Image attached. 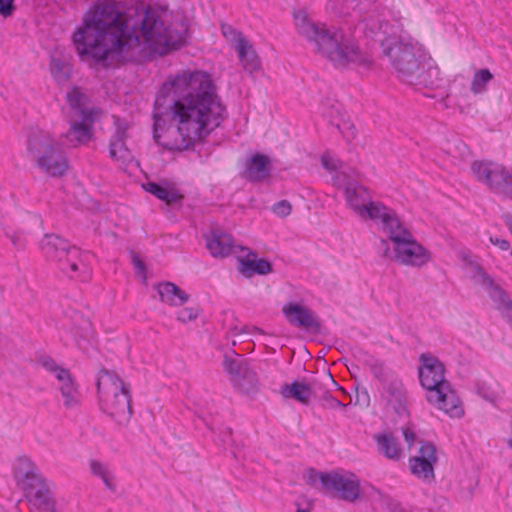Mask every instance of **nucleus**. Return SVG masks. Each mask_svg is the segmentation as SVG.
<instances>
[{
    "instance_id": "obj_1",
    "label": "nucleus",
    "mask_w": 512,
    "mask_h": 512,
    "mask_svg": "<svg viewBox=\"0 0 512 512\" xmlns=\"http://www.w3.org/2000/svg\"><path fill=\"white\" fill-rule=\"evenodd\" d=\"M138 32L144 41L142 52L150 56V61L155 55L180 49L187 39V27L183 23L166 26L150 6L141 5L130 14L121 2L98 0L73 34V42L83 61L85 57L101 61L139 48Z\"/></svg>"
},
{
    "instance_id": "obj_2",
    "label": "nucleus",
    "mask_w": 512,
    "mask_h": 512,
    "mask_svg": "<svg viewBox=\"0 0 512 512\" xmlns=\"http://www.w3.org/2000/svg\"><path fill=\"white\" fill-rule=\"evenodd\" d=\"M227 117L217 88L210 75L203 71L183 72L165 81L154 101L153 140L160 144L161 133L177 122L181 142L168 150L194 151L195 144H204L209 135Z\"/></svg>"
},
{
    "instance_id": "obj_3",
    "label": "nucleus",
    "mask_w": 512,
    "mask_h": 512,
    "mask_svg": "<svg viewBox=\"0 0 512 512\" xmlns=\"http://www.w3.org/2000/svg\"><path fill=\"white\" fill-rule=\"evenodd\" d=\"M294 22L297 32L308 41L314 42L317 51L332 62H361L360 48L353 39L346 38L340 30L329 29L325 24L311 21L304 10L295 11Z\"/></svg>"
},
{
    "instance_id": "obj_4",
    "label": "nucleus",
    "mask_w": 512,
    "mask_h": 512,
    "mask_svg": "<svg viewBox=\"0 0 512 512\" xmlns=\"http://www.w3.org/2000/svg\"><path fill=\"white\" fill-rule=\"evenodd\" d=\"M419 362L418 377L426 390V400L451 417H462L464 410L450 382L445 379L444 364L431 353H422Z\"/></svg>"
},
{
    "instance_id": "obj_5",
    "label": "nucleus",
    "mask_w": 512,
    "mask_h": 512,
    "mask_svg": "<svg viewBox=\"0 0 512 512\" xmlns=\"http://www.w3.org/2000/svg\"><path fill=\"white\" fill-rule=\"evenodd\" d=\"M99 407L117 424L125 425L133 415L130 385L115 371L101 368L96 379Z\"/></svg>"
},
{
    "instance_id": "obj_6",
    "label": "nucleus",
    "mask_w": 512,
    "mask_h": 512,
    "mask_svg": "<svg viewBox=\"0 0 512 512\" xmlns=\"http://www.w3.org/2000/svg\"><path fill=\"white\" fill-rule=\"evenodd\" d=\"M27 152L37 166L52 177L63 176L68 162L60 144L47 132L32 130L27 138Z\"/></svg>"
},
{
    "instance_id": "obj_7",
    "label": "nucleus",
    "mask_w": 512,
    "mask_h": 512,
    "mask_svg": "<svg viewBox=\"0 0 512 512\" xmlns=\"http://www.w3.org/2000/svg\"><path fill=\"white\" fill-rule=\"evenodd\" d=\"M381 230L394 243L393 261L396 263L422 267L431 260V252L414 239L398 215L395 217V223L381 227Z\"/></svg>"
},
{
    "instance_id": "obj_8",
    "label": "nucleus",
    "mask_w": 512,
    "mask_h": 512,
    "mask_svg": "<svg viewBox=\"0 0 512 512\" xmlns=\"http://www.w3.org/2000/svg\"><path fill=\"white\" fill-rule=\"evenodd\" d=\"M40 249L45 258L49 261L56 262L58 268L70 278H79L86 281L88 273L80 276L78 272L81 267L86 269L81 258V250L71 245L70 242L58 234H45L40 241Z\"/></svg>"
},
{
    "instance_id": "obj_9",
    "label": "nucleus",
    "mask_w": 512,
    "mask_h": 512,
    "mask_svg": "<svg viewBox=\"0 0 512 512\" xmlns=\"http://www.w3.org/2000/svg\"><path fill=\"white\" fill-rule=\"evenodd\" d=\"M344 194L348 205L362 218L379 220L381 227L395 223L397 213L379 201H372L370 191L365 186L360 184L347 186Z\"/></svg>"
},
{
    "instance_id": "obj_10",
    "label": "nucleus",
    "mask_w": 512,
    "mask_h": 512,
    "mask_svg": "<svg viewBox=\"0 0 512 512\" xmlns=\"http://www.w3.org/2000/svg\"><path fill=\"white\" fill-rule=\"evenodd\" d=\"M306 483L312 487H316L319 483L327 494L347 502H354L361 494L358 479L345 478L337 472H319L314 468H309Z\"/></svg>"
},
{
    "instance_id": "obj_11",
    "label": "nucleus",
    "mask_w": 512,
    "mask_h": 512,
    "mask_svg": "<svg viewBox=\"0 0 512 512\" xmlns=\"http://www.w3.org/2000/svg\"><path fill=\"white\" fill-rule=\"evenodd\" d=\"M471 172L488 189L512 201V167L510 169L492 161H473Z\"/></svg>"
},
{
    "instance_id": "obj_12",
    "label": "nucleus",
    "mask_w": 512,
    "mask_h": 512,
    "mask_svg": "<svg viewBox=\"0 0 512 512\" xmlns=\"http://www.w3.org/2000/svg\"><path fill=\"white\" fill-rule=\"evenodd\" d=\"M222 365L230 375V382L238 392L246 395H254L258 392L259 379L257 373L245 360L224 356Z\"/></svg>"
},
{
    "instance_id": "obj_13",
    "label": "nucleus",
    "mask_w": 512,
    "mask_h": 512,
    "mask_svg": "<svg viewBox=\"0 0 512 512\" xmlns=\"http://www.w3.org/2000/svg\"><path fill=\"white\" fill-rule=\"evenodd\" d=\"M281 311L291 326L316 335L321 333L322 322L309 307L296 302H288Z\"/></svg>"
},
{
    "instance_id": "obj_14",
    "label": "nucleus",
    "mask_w": 512,
    "mask_h": 512,
    "mask_svg": "<svg viewBox=\"0 0 512 512\" xmlns=\"http://www.w3.org/2000/svg\"><path fill=\"white\" fill-rule=\"evenodd\" d=\"M437 461L435 444L430 441H421L418 455L409 458V469L418 479L431 483L435 480L434 466Z\"/></svg>"
},
{
    "instance_id": "obj_15",
    "label": "nucleus",
    "mask_w": 512,
    "mask_h": 512,
    "mask_svg": "<svg viewBox=\"0 0 512 512\" xmlns=\"http://www.w3.org/2000/svg\"><path fill=\"white\" fill-rule=\"evenodd\" d=\"M392 74H394L400 81L415 87L433 88L438 86L437 79L432 76H437L439 73V66H392Z\"/></svg>"
},
{
    "instance_id": "obj_16",
    "label": "nucleus",
    "mask_w": 512,
    "mask_h": 512,
    "mask_svg": "<svg viewBox=\"0 0 512 512\" xmlns=\"http://www.w3.org/2000/svg\"><path fill=\"white\" fill-rule=\"evenodd\" d=\"M272 169L269 156L257 152L247 159L242 177L253 184L262 183L271 176Z\"/></svg>"
},
{
    "instance_id": "obj_17",
    "label": "nucleus",
    "mask_w": 512,
    "mask_h": 512,
    "mask_svg": "<svg viewBox=\"0 0 512 512\" xmlns=\"http://www.w3.org/2000/svg\"><path fill=\"white\" fill-rule=\"evenodd\" d=\"M382 388L389 395L387 402L392 406L397 415L401 416L408 412L406 389L397 374L386 379L385 383L382 384Z\"/></svg>"
},
{
    "instance_id": "obj_18",
    "label": "nucleus",
    "mask_w": 512,
    "mask_h": 512,
    "mask_svg": "<svg viewBox=\"0 0 512 512\" xmlns=\"http://www.w3.org/2000/svg\"><path fill=\"white\" fill-rule=\"evenodd\" d=\"M206 247L213 257H227L233 253L235 245L231 234L219 229L211 230L206 235Z\"/></svg>"
},
{
    "instance_id": "obj_19",
    "label": "nucleus",
    "mask_w": 512,
    "mask_h": 512,
    "mask_svg": "<svg viewBox=\"0 0 512 512\" xmlns=\"http://www.w3.org/2000/svg\"><path fill=\"white\" fill-rule=\"evenodd\" d=\"M238 270L246 278L254 275H267L273 271L272 263L266 258H258L255 251L249 250L246 256L238 258Z\"/></svg>"
},
{
    "instance_id": "obj_20",
    "label": "nucleus",
    "mask_w": 512,
    "mask_h": 512,
    "mask_svg": "<svg viewBox=\"0 0 512 512\" xmlns=\"http://www.w3.org/2000/svg\"><path fill=\"white\" fill-rule=\"evenodd\" d=\"M127 138V126L117 124L109 141V155L113 160L127 163L132 159V154L126 145Z\"/></svg>"
},
{
    "instance_id": "obj_21",
    "label": "nucleus",
    "mask_w": 512,
    "mask_h": 512,
    "mask_svg": "<svg viewBox=\"0 0 512 512\" xmlns=\"http://www.w3.org/2000/svg\"><path fill=\"white\" fill-rule=\"evenodd\" d=\"M475 273L480 278L483 287L489 289V297L498 304L499 308L510 306L512 302L506 291L498 284L494 283L493 278L480 265L475 266Z\"/></svg>"
},
{
    "instance_id": "obj_22",
    "label": "nucleus",
    "mask_w": 512,
    "mask_h": 512,
    "mask_svg": "<svg viewBox=\"0 0 512 512\" xmlns=\"http://www.w3.org/2000/svg\"><path fill=\"white\" fill-rule=\"evenodd\" d=\"M155 289L159 294L160 300L171 306H181L190 298L184 290L169 281L156 284Z\"/></svg>"
},
{
    "instance_id": "obj_23",
    "label": "nucleus",
    "mask_w": 512,
    "mask_h": 512,
    "mask_svg": "<svg viewBox=\"0 0 512 512\" xmlns=\"http://www.w3.org/2000/svg\"><path fill=\"white\" fill-rule=\"evenodd\" d=\"M280 393L285 399H293L303 405H308L311 400V388H309V381L295 380L290 384H284Z\"/></svg>"
},
{
    "instance_id": "obj_24",
    "label": "nucleus",
    "mask_w": 512,
    "mask_h": 512,
    "mask_svg": "<svg viewBox=\"0 0 512 512\" xmlns=\"http://www.w3.org/2000/svg\"><path fill=\"white\" fill-rule=\"evenodd\" d=\"M378 451L387 459L398 461L402 456V449L392 433L375 434Z\"/></svg>"
},
{
    "instance_id": "obj_25",
    "label": "nucleus",
    "mask_w": 512,
    "mask_h": 512,
    "mask_svg": "<svg viewBox=\"0 0 512 512\" xmlns=\"http://www.w3.org/2000/svg\"><path fill=\"white\" fill-rule=\"evenodd\" d=\"M93 126L84 122H73L65 134L67 140L75 145L87 144L93 138Z\"/></svg>"
},
{
    "instance_id": "obj_26",
    "label": "nucleus",
    "mask_w": 512,
    "mask_h": 512,
    "mask_svg": "<svg viewBox=\"0 0 512 512\" xmlns=\"http://www.w3.org/2000/svg\"><path fill=\"white\" fill-rule=\"evenodd\" d=\"M50 74L58 86H64L69 82L88 83L87 78H77L78 71L74 70V66H50Z\"/></svg>"
},
{
    "instance_id": "obj_27",
    "label": "nucleus",
    "mask_w": 512,
    "mask_h": 512,
    "mask_svg": "<svg viewBox=\"0 0 512 512\" xmlns=\"http://www.w3.org/2000/svg\"><path fill=\"white\" fill-rule=\"evenodd\" d=\"M28 499L30 502H33L39 510L44 512H57L56 502L48 486L37 489L35 492L31 493V497Z\"/></svg>"
},
{
    "instance_id": "obj_28",
    "label": "nucleus",
    "mask_w": 512,
    "mask_h": 512,
    "mask_svg": "<svg viewBox=\"0 0 512 512\" xmlns=\"http://www.w3.org/2000/svg\"><path fill=\"white\" fill-rule=\"evenodd\" d=\"M20 483L26 498H30L31 493L35 492L37 489L47 486L46 480L38 471H27L26 476L21 478Z\"/></svg>"
},
{
    "instance_id": "obj_29",
    "label": "nucleus",
    "mask_w": 512,
    "mask_h": 512,
    "mask_svg": "<svg viewBox=\"0 0 512 512\" xmlns=\"http://www.w3.org/2000/svg\"><path fill=\"white\" fill-rule=\"evenodd\" d=\"M234 49L240 62L245 64H253L254 62L258 61V55L252 43L246 37L240 39Z\"/></svg>"
},
{
    "instance_id": "obj_30",
    "label": "nucleus",
    "mask_w": 512,
    "mask_h": 512,
    "mask_svg": "<svg viewBox=\"0 0 512 512\" xmlns=\"http://www.w3.org/2000/svg\"><path fill=\"white\" fill-rule=\"evenodd\" d=\"M366 365L369 367L373 377L377 379L381 385L385 383L386 379H389L397 374L393 370L387 368L385 364L378 359L371 358L370 360L366 361Z\"/></svg>"
},
{
    "instance_id": "obj_31",
    "label": "nucleus",
    "mask_w": 512,
    "mask_h": 512,
    "mask_svg": "<svg viewBox=\"0 0 512 512\" xmlns=\"http://www.w3.org/2000/svg\"><path fill=\"white\" fill-rule=\"evenodd\" d=\"M66 101L72 110H78L89 102V97L82 92L81 88L75 83L72 84L66 93Z\"/></svg>"
},
{
    "instance_id": "obj_32",
    "label": "nucleus",
    "mask_w": 512,
    "mask_h": 512,
    "mask_svg": "<svg viewBox=\"0 0 512 512\" xmlns=\"http://www.w3.org/2000/svg\"><path fill=\"white\" fill-rule=\"evenodd\" d=\"M493 79V74L486 68L475 72L472 82L471 91L474 94H480L486 91V85Z\"/></svg>"
},
{
    "instance_id": "obj_33",
    "label": "nucleus",
    "mask_w": 512,
    "mask_h": 512,
    "mask_svg": "<svg viewBox=\"0 0 512 512\" xmlns=\"http://www.w3.org/2000/svg\"><path fill=\"white\" fill-rule=\"evenodd\" d=\"M60 392L64 398V406L66 408H73L78 404V400L75 397L77 391L74 386L73 378L62 383Z\"/></svg>"
},
{
    "instance_id": "obj_34",
    "label": "nucleus",
    "mask_w": 512,
    "mask_h": 512,
    "mask_svg": "<svg viewBox=\"0 0 512 512\" xmlns=\"http://www.w3.org/2000/svg\"><path fill=\"white\" fill-rule=\"evenodd\" d=\"M207 427L217 437L216 441L218 444L228 445L233 442V432L230 427L224 426L222 424L216 427L212 424H208Z\"/></svg>"
},
{
    "instance_id": "obj_35",
    "label": "nucleus",
    "mask_w": 512,
    "mask_h": 512,
    "mask_svg": "<svg viewBox=\"0 0 512 512\" xmlns=\"http://www.w3.org/2000/svg\"><path fill=\"white\" fill-rule=\"evenodd\" d=\"M184 200V195L176 189L174 186H170L167 188L164 199L162 200L168 206H181Z\"/></svg>"
},
{
    "instance_id": "obj_36",
    "label": "nucleus",
    "mask_w": 512,
    "mask_h": 512,
    "mask_svg": "<svg viewBox=\"0 0 512 512\" xmlns=\"http://www.w3.org/2000/svg\"><path fill=\"white\" fill-rule=\"evenodd\" d=\"M168 187V183L162 184L153 181H148L145 184H143V188L145 191L149 192L150 194L160 199L161 201L164 199Z\"/></svg>"
},
{
    "instance_id": "obj_37",
    "label": "nucleus",
    "mask_w": 512,
    "mask_h": 512,
    "mask_svg": "<svg viewBox=\"0 0 512 512\" xmlns=\"http://www.w3.org/2000/svg\"><path fill=\"white\" fill-rule=\"evenodd\" d=\"M322 406L326 409H346L347 405L335 398L330 391H323L321 395Z\"/></svg>"
},
{
    "instance_id": "obj_38",
    "label": "nucleus",
    "mask_w": 512,
    "mask_h": 512,
    "mask_svg": "<svg viewBox=\"0 0 512 512\" xmlns=\"http://www.w3.org/2000/svg\"><path fill=\"white\" fill-rule=\"evenodd\" d=\"M221 31L225 39L229 41L233 45V47L236 46L240 39H243L245 37L241 31L236 30L228 24H222Z\"/></svg>"
},
{
    "instance_id": "obj_39",
    "label": "nucleus",
    "mask_w": 512,
    "mask_h": 512,
    "mask_svg": "<svg viewBox=\"0 0 512 512\" xmlns=\"http://www.w3.org/2000/svg\"><path fill=\"white\" fill-rule=\"evenodd\" d=\"M381 505L388 512H409L400 501L388 495L381 497Z\"/></svg>"
},
{
    "instance_id": "obj_40",
    "label": "nucleus",
    "mask_w": 512,
    "mask_h": 512,
    "mask_svg": "<svg viewBox=\"0 0 512 512\" xmlns=\"http://www.w3.org/2000/svg\"><path fill=\"white\" fill-rule=\"evenodd\" d=\"M38 471L36 465L27 456H20L18 458V466L16 468L17 476L25 477L26 472Z\"/></svg>"
},
{
    "instance_id": "obj_41",
    "label": "nucleus",
    "mask_w": 512,
    "mask_h": 512,
    "mask_svg": "<svg viewBox=\"0 0 512 512\" xmlns=\"http://www.w3.org/2000/svg\"><path fill=\"white\" fill-rule=\"evenodd\" d=\"M199 313V307H185L177 312V320L182 323H188L195 320Z\"/></svg>"
},
{
    "instance_id": "obj_42",
    "label": "nucleus",
    "mask_w": 512,
    "mask_h": 512,
    "mask_svg": "<svg viewBox=\"0 0 512 512\" xmlns=\"http://www.w3.org/2000/svg\"><path fill=\"white\" fill-rule=\"evenodd\" d=\"M5 236L7 238H9V240L12 243V245L17 250H22V249L25 248V246H26V239H25V236H24V234L22 232H19V231L8 232V231H6L5 232Z\"/></svg>"
},
{
    "instance_id": "obj_43",
    "label": "nucleus",
    "mask_w": 512,
    "mask_h": 512,
    "mask_svg": "<svg viewBox=\"0 0 512 512\" xmlns=\"http://www.w3.org/2000/svg\"><path fill=\"white\" fill-rule=\"evenodd\" d=\"M272 211L280 217H286L292 212V205L288 200H280L273 204Z\"/></svg>"
},
{
    "instance_id": "obj_44",
    "label": "nucleus",
    "mask_w": 512,
    "mask_h": 512,
    "mask_svg": "<svg viewBox=\"0 0 512 512\" xmlns=\"http://www.w3.org/2000/svg\"><path fill=\"white\" fill-rule=\"evenodd\" d=\"M309 388H311V398L318 399L320 401L323 391H329L325 387V384L316 378L309 381Z\"/></svg>"
},
{
    "instance_id": "obj_45",
    "label": "nucleus",
    "mask_w": 512,
    "mask_h": 512,
    "mask_svg": "<svg viewBox=\"0 0 512 512\" xmlns=\"http://www.w3.org/2000/svg\"><path fill=\"white\" fill-rule=\"evenodd\" d=\"M402 433L408 449H411L416 442L420 444V442L423 441L422 439H418L417 434L410 425L403 427Z\"/></svg>"
},
{
    "instance_id": "obj_46",
    "label": "nucleus",
    "mask_w": 512,
    "mask_h": 512,
    "mask_svg": "<svg viewBox=\"0 0 512 512\" xmlns=\"http://www.w3.org/2000/svg\"><path fill=\"white\" fill-rule=\"evenodd\" d=\"M376 250L381 258L393 260L394 253H391L388 240L381 238L376 246Z\"/></svg>"
},
{
    "instance_id": "obj_47",
    "label": "nucleus",
    "mask_w": 512,
    "mask_h": 512,
    "mask_svg": "<svg viewBox=\"0 0 512 512\" xmlns=\"http://www.w3.org/2000/svg\"><path fill=\"white\" fill-rule=\"evenodd\" d=\"M38 362L41 364L43 368L47 371L54 373L60 366L56 363V361L48 355H43L39 357Z\"/></svg>"
},
{
    "instance_id": "obj_48",
    "label": "nucleus",
    "mask_w": 512,
    "mask_h": 512,
    "mask_svg": "<svg viewBox=\"0 0 512 512\" xmlns=\"http://www.w3.org/2000/svg\"><path fill=\"white\" fill-rule=\"evenodd\" d=\"M131 262L136 270V273L138 275H143L145 276L146 274V266H145V263L143 262V260L140 258V256L135 253V252H131Z\"/></svg>"
},
{
    "instance_id": "obj_49",
    "label": "nucleus",
    "mask_w": 512,
    "mask_h": 512,
    "mask_svg": "<svg viewBox=\"0 0 512 512\" xmlns=\"http://www.w3.org/2000/svg\"><path fill=\"white\" fill-rule=\"evenodd\" d=\"M15 10L14 0H0V15L9 17Z\"/></svg>"
},
{
    "instance_id": "obj_50",
    "label": "nucleus",
    "mask_w": 512,
    "mask_h": 512,
    "mask_svg": "<svg viewBox=\"0 0 512 512\" xmlns=\"http://www.w3.org/2000/svg\"><path fill=\"white\" fill-rule=\"evenodd\" d=\"M81 115V120L79 122H84L86 125L90 124L93 126L94 123V111L93 109L85 108V106L76 110Z\"/></svg>"
},
{
    "instance_id": "obj_51",
    "label": "nucleus",
    "mask_w": 512,
    "mask_h": 512,
    "mask_svg": "<svg viewBox=\"0 0 512 512\" xmlns=\"http://www.w3.org/2000/svg\"><path fill=\"white\" fill-rule=\"evenodd\" d=\"M91 472L98 477L104 476L108 471L107 467L102 464L100 461L91 460L90 462Z\"/></svg>"
},
{
    "instance_id": "obj_52",
    "label": "nucleus",
    "mask_w": 512,
    "mask_h": 512,
    "mask_svg": "<svg viewBox=\"0 0 512 512\" xmlns=\"http://www.w3.org/2000/svg\"><path fill=\"white\" fill-rule=\"evenodd\" d=\"M55 377L58 379V381H60L61 383L69 380L72 378L70 372L68 369L66 368H63V367H59L55 372Z\"/></svg>"
},
{
    "instance_id": "obj_53",
    "label": "nucleus",
    "mask_w": 512,
    "mask_h": 512,
    "mask_svg": "<svg viewBox=\"0 0 512 512\" xmlns=\"http://www.w3.org/2000/svg\"><path fill=\"white\" fill-rule=\"evenodd\" d=\"M490 242L495 245V246H498L501 250H508L510 248V242L506 239H500L498 237H490Z\"/></svg>"
},
{
    "instance_id": "obj_54",
    "label": "nucleus",
    "mask_w": 512,
    "mask_h": 512,
    "mask_svg": "<svg viewBox=\"0 0 512 512\" xmlns=\"http://www.w3.org/2000/svg\"><path fill=\"white\" fill-rule=\"evenodd\" d=\"M107 489L115 491V484L113 483V476L107 472L104 476L100 477Z\"/></svg>"
},
{
    "instance_id": "obj_55",
    "label": "nucleus",
    "mask_w": 512,
    "mask_h": 512,
    "mask_svg": "<svg viewBox=\"0 0 512 512\" xmlns=\"http://www.w3.org/2000/svg\"><path fill=\"white\" fill-rule=\"evenodd\" d=\"M244 72L249 74L251 77H255L259 72L262 71V66H243Z\"/></svg>"
},
{
    "instance_id": "obj_56",
    "label": "nucleus",
    "mask_w": 512,
    "mask_h": 512,
    "mask_svg": "<svg viewBox=\"0 0 512 512\" xmlns=\"http://www.w3.org/2000/svg\"><path fill=\"white\" fill-rule=\"evenodd\" d=\"M401 50V46L400 45H394V46H389L387 49L384 48V53L389 56L391 59L394 58V56L398 53V51Z\"/></svg>"
},
{
    "instance_id": "obj_57",
    "label": "nucleus",
    "mask_w": 512,
    "mask_h": 512,
    "mask_svg": "<svg viewBox=\"0 0 512 512\" xmlns=\"http://www.w3.org/2000/svg\"><path fill=\"white\" fill-rule=\"evenodd\" d=\"M321 163L323 167L329 171H335L336 167L326 157H322Z\"/></svg>"
},
{
    "instance_id": "obj_58",
    "label": "nucleus",
    "mask_w": 512,
    "mask_h": 512,
    "mask_svg": "<svg viewBox=\"0 0 512 512\" xmlns=\"http://www.w3.org/2000/svg\"><path fill=\"white\" fill-rule=\"evenodd\" d=\"M361 396H364V401L366 402V405H369V394L366 389H364L361 392H357L356 404L360 402Z\"/></svg>"
},
{
    "instance_id": "obj_59",
    "label": "nucleus",
    "mask_w": 512,
    "mask_h": 512,
    "mask_svg": "<svg viewBox=\"0 0 512 512\" xmlns=\"http://www.w3.org/2000/svg\"><path fill=\"white\" fill-rule=\"evenodd\" d=\"M503 309L505 317L508 319V322L512 325V302L510 303V306H506Z\"/></svg>"
},
{
    "instance_id": "obj_60",
    "label": "nucleus",
    "mask_w": 512,
    "mask_h": 512,
    "mask_svg": "<svg viewBox=\"0 0 512 512\" xmlns=\"http://www.w3.org/2000/svg\"><path fill=\"white\" fill-rule=\"evenodd\" d=\"M326 379L329 380L332 385L336 386L338 390H341L342 392L346 393L345 390L341 386H339L338 383L333 379L330 373L327 374Z\"/></svg>"
},
{
    "instance_id": "obj_61",
    "label": "nucleus",
    "mask_w": 512,
    "mask_h": 512,
    "mask_svg": "<svg viewBox=\"0 0 512 512\" xmlns=\"http://www.w3.org/2000/svg\"><path fill=\"white\" fill-rule=\"evenodd\" d=\"M348 129L351 131L350 134H349V137L351 138H354L355 137V133H354V130H355V126L353 124H351Z\"/></svg>"
},
{
    "instance_id": "obj_62",
    "label": "nucleus",
    "mask_w": 512,
    "mask_h": 512,
    "mask_svg": "<svg viewBox=\"0 0 512 512\" xmlns=\"http://www.w3.org/2000/svg\"><path fill=\"white\" fill-rule=\"evenodd\" d=\"M297 512H307V510L302 509V508H298V509H297Z\"/></svg>"
},
{
    "instance_id": "obj_63",
    "label": "nucleus",
    "mask_w": 512,
    "mask_h": 512,
    "mask_svg": "<svg viewBox=\"0 0 512 512\" xmlns=\"http://www.w3.org/2000/svg\"><path fill=\"white\" fill-rule=\"evenodd\" d=\"M102 67H103V68H109L110 66H108V65H105V66H102Z\"/></svg>"
},
{
    "instance_id": "obj_64",
    "label": "nucleus",
    "mask_w": 512,
    "mask_h": 512,
    "mask_svg": "<svg viewBox=\"0 0 512 512\" xmlns=\"http://www.w3.org/2000/svg\"><path fill=\"white\" fill-rule=\"evenodd\" d=\"M510 255L512 256V251L510 252Z\"/></svg>"
}]
</instances>
